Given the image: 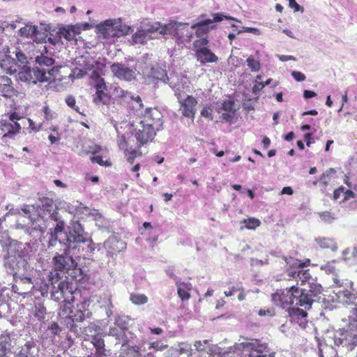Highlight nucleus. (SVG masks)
Returning <instances> with one entry per match:
<instances>
[{"label": "nucleus", "mask_w": 357, "mask_h": 357, "mask_svg": "<svg viewBox=\"0 0 357 357\" xmlns=\"http://www.w3.org/2000/svg\"><path fill=\"white\" fill-rule=\"evenodd\" d=\"M310 264V259L302 262L296 259L287 269V275L297 281V284L307 286L300 288L291 286L278 290L272 294V301L278 306L284 309L296 303V305L310 309L314 298L321 293L322 287L316 278H312L310 269H305Z\"/></svg>", "instance_id": "1"}, {"label": "nucleus", "mask_w": 357, "mask_h": 357, "mask_svg": "<svg viewBox=\"0 0 357 357\" xmlns=\"http://www.w3.org/2000/svg\"><path fill=\"white\" fill-rule=\"evenodd\" d=\"M78 296L81 298L80 292H75V295L62 301L57 311L58 320L61 324L73 333L77 332L78 324L91 319L93 315L89 308V301L86 298L79 299Z\"/></svg>", "instance_id": "2"}, {"label": "nucleus", "mask_w": 357, "mask_h": 357, "mask_svg": "<svg viewBox=\"0 0 357 357\" xmlns=\"http://www.w3.org/2000/svg\"><path fill=\"white\" fill-rule=\"evenodd\" d=\"M243 348L249 351L248 357H275V352L267 354L268 344L261 343L259 340H255L249 342L241 343Z\"/></svg>", "instance_id": "3"}, {"label": "nucleus", "mask_w": 357, "mask_h": 357, "mask_svg": "<svg viewBox=\"0 0 357 357\" xmlns=\"http://www.w3.org/2000/svg\"><path fill=\"white\" fill-rule=\"evenodd\" d=\"M75 292H80L79 291H73L71 284L66 280H61L57 284L56 289L53 290L51 293V298L55 301H60L61 299L66 301L67 298H70V296L75 295Z\"/></svg>", "instance_id": "4"}, {"label": "nucleus", "mask_w": 357, "mask_h": 357, "mask_svg": "<svg viewBox=\"0 0 357 357\" xmlns=\"http://www.w3.org/2000/svg\"><path fill=\"white\" fill-rule=\"evenodd\" d=\"M178 102L179 103V110L181 112L182 115L193 121L197 105V99L192 96L188 95L185 98Z\"/></svg>", "instance_id": "5"}, {"label": "nucleus", "mask_w": 357, "mask_h": 357, "mask_svg": "<svg viewBox=\"0 0 357 357\" xmlns=\"http://www.w3.org/2000/svg\"><path fill=\"white\" fill-rule=\"evenodd\" d=\"M142 123L159 130L162 126V114L156 108H148L145 111Z\"/></svg>", "instance_id": "6"}, {"label": "nucleus", "mask_w": 357, "mask_h": 357, "mask_svg": "<svg viewBox=\"0 0 357 357\" xmlns=\"http://www.w3.org/2000/svg\"><path fill=\"white\" fill-rule=\"evenodd\" d=\"M111 71L118 79L130 82L135 79V71L121 63H114L111 67Z\"/></svg>", "instance_id": "7"}, {"label": "nucleus", "mask_w": 357, "mask_h": 357, "mask_svg": "<svg viewBox=\"0 0 357 357\" xmlns=\"http://www.w3.org/2000/svg\"><path fill=\"white\" fill-rule=\"evenodd\" d=\"M84 231L82 225L79 222H75L72 225L69 231L66 234V241L69 246L71 243H81L87 241L84 236Z\"/></svg>", "instance_id": "8"}, {"label": "nucleus", "mask_w": 357, "mask_h": 357, "mask_svg": "<svg viewBox=\"0 0 357 357\" xmlns=\"http://www.w3.org/2000/svg\"><path fill=\"white\" fill-rule=\"evenodd\" d=\"M186 25L187 24L182 25L177 22H172L162 25L160 22H157L153 27L154 33H159L161 35H178V31L180 29L184 30L187 28Z\"/></svg>", "instance_id": "9"}, {"label": "nucleus", "mask_w": 357, "mask_h": 357, "mask_svg": "<svg viewBox=\"0 0 357 357\" xmlns=\"http://www.w3.org/2000/svg\"><path fill=\"white\" fill-rule=\"evenodd\" d=\"M155 128L140 122V126L135 133V137L140 145L151 142L155 135Z\"/></svg>", "instance_id": "10"}, {"label": "nucleus", "mask_w": 357, "mask_h": 357, "mask_svg": "<svg viewBox=\"0 0 357 357\" xmlns=\"http://www.w3.org/2000/svg\"><path fill=\"white\" fill-rule=\"evenodd\" d=\"M20 130L21 126L17 122L0 121V135H3V138H13Z\"/></svg>", "instance_id": "11"}, {"label": "nucleus", "mask_w": 357, "mask_h": 357, "mask_svg": "<svg viewBox=\"0 0 357 357\" xmlns=\"http://www.w3.org/2000/svg\"><path fill=\"white\" fill-rule=\"evenodd\" d=\"M39 208L46 214H48L53 220L58 221L57 215L58 213L56 211V206L52 199L43 197L39 198Z\"/></svg>", "instance_id": "12"}, {"label": "nucleus", "mask_w": 357, "mask_h": 357, "mask_svg": "<svg viewBox=\"0 0 357 357\" xmlns=\"http://www.w3.org/2000/svg\"><path fill=\"white\" fill-rule=\"evenodd\" d=\"M0 93L6 98H11L17 96V91L13 87L11 79L7 76L1 77Z\"/></svg>", "instance_id": "13"}, {"label": "nucleus", "mask_w": 357, "mask_h": 357, "mask_svg": "<svg viewBox=\"0 0 357 357\" xmlns=\"http://www.w3.org/2000/svg\"><path fill=\"white\" fill-rule=\"evenodd\" d=\"M53 263L56 271H63L73 267L75 261L70 256L57 255L53 258Z\"/></svg>", "instance_id": "14"}, {"label": "nucleus", "mask_w": 357, "mask_h": 357, "mask_svg": "<svg viewBox=\"0 0 357 357\" xmlns=\"http://www.w3.org/2000/svg\"><path fill=\"white\" fill-rule=\"evenodd\" d=\"M130 27L126 24L109 25L105 29L104 37H121L128 33Z\"/></svg>", "instance_id": "15"}, {"label": "nucleus", "mask_w": 357, "mask_h": 357, "mask_svg": "<svg viewBox=\"0 0 357 357\" xmlns=\"http://www.w3.org/2000/svg\"><path fill=\"white\" fill-rule=\"evenodd\" d=\"M195 57L201 63H215L218 60V56L208 48H201L196 50Z\"/></svg>", "instance_id": "16"}, {"label": "nucleus", "mask_w": 357, "mask_h": 357, "mask_svg": "<svg viewBox=\"0 0 357 357\" xmlns=\"http://www.w3.org/2000/svg\"><path fill=\"white\" fill-rule=\"evenodd\" d=\"M154 33L153 26L146 30H139L132 36V40L135 44H144L146 41L153 38Z\"/></svg>", "instance_id": "17"}, {"label": "nucleus", "mask_w": 357, "mask_h": 357, "mask_svg": "<svg viewBox=\"0 0 357 357\" xmlns=\"http://www.w3.org/2000/svg\"><path fill=\"white\" fill-rule=\"evenodd\" d=\"M288 314L292 321L298 323L300 326L306 322L307 316L306 311L298 307H289Z\"/></svg>", "instance_id": "18"}, {"label": "nucleus", "mask_w": 357, "mask_h": 357, "mask_svg": "<svg viewBox=\"0 0 357 357\" xmlns=\"http://www.w3.org/2000/svg\"><path fill=\"white\" fill-rule=\"evenodd\" d=\"M211 24V19L205 20L193 24L191 29L195 31V35L198 38H207L210 28L208 25Z\"/></svg>", "instance_id": "19"}, {"label": "nucleus", "mask_w": 357, "mask_h": 357, "mask_svg": "<svg viewBox=\"0 0 357 357\" xmlns=\"http://www.w3.org/2000/svg\"><path fill=\"white\" fill-rule=\"evenodd\" d=\"M52 70L53 69H43L35 66L32 70H29V74L32 73L34 77L32 82L36 84L37 82H43L47 81L48 78L46 75L47 73L50 75Z\"/></svg>", "instance_id": "20"}, {"label": "nucleus", "mask_w": 357, "mask_h": 357, "mask_svg": "<svg viewBox=\"0 0 357 357\" xmlns=\"http://www.w3.org/2000/svg\"><path fill=\"white\" fill-rule=\"evenodd\" d=\"M0 66L8 74H13L17 72V63L10 56H6L0 60Z\"/></svg>", "instance_id": "21"}, {"label": "nucleus", "mask_w": 357, "mask_h": 357, "mask_svg": "<svg viewBox=\"0 0 357 357\" xmlns=\"http://www.w3.org/2000/svg\"><path fill=\"white\" fill-rule=\"evenodd\" d=\"M36 66L43 69H52V66L54 63V59L52 57L47 56L41 54L36 56L35 59Z\"/></svg>", "instance_id": "22"}, {"label": "nucleus", "mask_w": 357, "mask_h": 357, "mask_svg": "<svg viewBox=\"0 0 357 357\" xmlns=\"http://www.w3.org/2000/svg\"><path fill=\"white\" fill-rule=\"evenodd\" d=\"M177 285V291L179 298L182 301H188L190 298L192 284L190 282H180Z\"/></svg>", "instance_id": "23"}, {"label": "nucleus", "mask_w": 357, "mask_h": 357, "mask_svg": "<svg viewBox=\"0 0 357 357\" xmlns=\"http://www.w3.org/2000/svg\"><path fill=\"white\" fill-rule=\"evenodd\" d=\"M96 89V91L94 95H93V101L96 105L100 104H106L105 98L107 97L105 91H107V86H102L101 88L94 87Z\"/></svg>", "instance_id": "24"}, {"label": "nucleus", "mask_w": 357, "mask_h": 357, "mask_svg": "<svg viewBox=\"0 0 357 357\" xmlns=\"http://www.w3.org/2000/svg\"><path fill=\"white\" fill-rule=\"evenodd\" d=\"M344 344L348 350H353L357 346V333L345 331Z\"/></svg>", "instance_id": "25"}, {"label": "nucleus", "mask_w": 357, "mask_h": 357, "mask_svg": "<svg viewBox=\"0 0 357 357\" xmlns=\"http://www.w3.org/2000/svg\"><path fill=\"white\" fill-rule=\"evenodd\" d=\"M11 345L10 337L8 334L0 335V355H6Z\"/></svg>", "instance_id": "26"}, {"label": "nucleus", "mask_w": 357, "mask_h": 357, "mask_svg": "<svg viewBox=\"0 0 357 357\" xmlns=\"http://www.w3.org/2000/svg\"><path fill=\"white\" fill-rule=\"evenodd\" d=\"M336 174V170L333 168H329L324 172L319 177V183L324 187H326L331 181L332 178Z\"/></svg>", "instance_id": "27"}, {"label": "nucleus", "mask_w": 357, "mask_h": 357, "mask_svg": "<svg viewBox=\"0 0 357 357\" xmlns=\"http://www.w3.org/2000/svg\"><path fill=\"white\" fill-rule=\"evenodd\" d=\"M115 94L121 103L126 102L127 100H132L133 98V96L131 93L124 91L121 88L115 89Z\"/></svg>", "instance_id": "28"}, {"label": "nucleus", "mask_w": 357, "mask_h": 357, "mask_svg": "<svg viewBox=\"0 0 357 357\" xmlns=\"http://www.w3.org/2000/svg\"><path fill=\"white\" fill-rule=\"evenodd\" d=\"M130 301L136 305L146 304L148 302V297L145 294L132 293L130 295Z\"/></svg>", "instance_id": "29"}, {"label": "nucleus", "mask_w": 357, "mask_h": 357, "mask_svg": "<svg viewBox=\"0 0 357 357\" xmlns=\"http://www.w3.org/2000/svg\"><path fill=\"white\" fill-rule=\"evenodd\" d=\"M242 222L244 223L246 229L251 230H255L261 225V221L256 218H249L243 219L242 220Z\"/></svg>", "instance_id": "30"}, {"label": "nucleus", "mask_w": 357, "mask_h": 357, "mask_svg": "<svg viewBox=\"0 0 357 357\" xmlns=\"http://www.w3.org/2000/svg\"><path fill=\"white\" fill-rule=\"evenodd\" d=\"M90 160L93 163H97L100 166L103 167H111L112 165V162L109 158L103 160L102 155H93L90 158Z\"/></svg>", "instance_id": "31"}, {"label": "nucleus", "mask_w": 357, "mask_h": 357, "mask_svg": "<svg viewBox=\"0 0 357 357\" xmlns=\"http://www.w3.org/2000/svg\"><path fill=\"white\" fill-rule=\"evenodd\" d=\"M75 26L70 28H63L60 30L61 37L65 38L68 41L73 40L75 38Z\"/></svg>", "instance_id": "32"}, {"label": "nucleus", "mask_w": 357, "mask_h": 357, "mask_svg": "<svg viewBox=\"0 0 357 357\" xmlns=\"http://www.w3.org/2000/svg\"><path fill=\"white\" fill-rule=\"evenodd\" d=\"M246 62L252 72H258L261 68V63L259 61L255 59L252 55L248 57Z\"/></svg>", "instance_id": "33"}, {"label": "nucleus", "mask_w": 357, "mask_h": 357, "mask_svg": "<svg viewBox=\"0 0 357 357\" xmlns=\"http://www.w3.org/2000/svg\"><path fill=\"white\" fill-rule=\"evenodd\" d=\"M91 79L93 81V87L101 88L102 86H105V82L102 77H100L98 72L96 70H93L91 75Z\"/></svg>", "instance_id": "34"}, {"label": "nucleus", "mask_w": 357, "mask_h": 357, "mask_svg": "<svg viewBox=\"0 0 357 357\" xmlns=\"http://www.w3.org/2000/svg\"><path fill=\"white\" fill-rule=\"evenodd\" d=\"M178 351L179 354H186L188 356L192 355L191 344L187 342H181L178 344Z\"/></svg>", "instance_id": "35"}, {"label": "nucleus", "mask_w": 357, "mask_h": 357, "mask_svg": "<svg viewBox=\"0 0 357 357\" xmlns=\"http://www.w3.org/2000/svg\"><path fill=\"white\" fill-rule=\"evenodd\" d=\"M125 155L127 157V161L130 164H133L136 158L142 155V152L137 151V150H129L125 151Z\"/></svg>", "instance_id": "36"}, {"label": "nucleus", "mask_w": 357, "mask_h": 357, "mask_svg": "<svg viewBox=\"0 0 357 357\" xmlns=\"http://www.w3.org/2000/svg\"><path fill=\"white\" fill-rule=\"evenodd\" d=\"M223 20L237 21V20L234 17L224 15L222 13H218L213 14V18L212 20H211V24H212L213 22H220L222 21Z\"/></svg>", "instance_id": "37"}, {"label": "nucleus", "mask_w": 357, "mask_h": 357, "mask_svg": "<svg viewBox=\"0 0 357 357\" xmlns=\"http://www.w3.org/2000/svg\"><path fill=\"white\" fill-rule=\"evenodd\" d=\"M46 314V308L43 305H35L34 317L38 320L45 319Z\"/></svg>", "instance_id": "38"}, {"label": "nucleus", "mask_w": 357, "mask_h": 357, "mask_svg": "<svg viewBox=\"0 0 357 357\" xmlns=\"http://www.w3.org/2000/svg\"><path fill=\"white\" fill-rule=\"evenodd\" d=\"M316 242L321 248H330L333 244V240L328 238L319 237L316 238Z\"/></svg>", "instance_id": "39"}, {"label": "nucleus", "mask_w": 357, "mask_h": 357, "mask_svg": "<svg viewBox=\"0 0 357 357\" xmlns=\"http://www.w3.org/2000/svg\"><path fill=\"white\" fill-rule=\"evenodd\" d=\"M83 59V67L86 70H92L95 67V64L98 62L93 61L92 57H84Z\"/></svg>", "instance_id": "40"}, {"label": "nucleus", "mask_w": 357, "mask_h": 357, "mask_svg": "<svg viewBox=\"0 0 357 357\" xmlns=\"http://www.w3.org/2000/svg\"><path fill=\"white\" fill-rule=\"evenodd\" d=\"M91 343L94 346L95 349H103L105 347L104 340L98 335H94L92 337Z\"/></svg>", "instance_id": "41"}, {"label": "nucleus", "mask_w": 357, "mask_h": 357, "mask_svg": "<svg viewBox=\"0 0 357 357\" xmlns=\"http://www.w3.org/2000/svg\"><path fill=\"white\" fill-rule=\"evenodd\" d=\"M208 43V40L207 38H200L194 42L193 45L196 50H199L201 48H207L206 45H207Z\"/></svg>", "instance_id": "42"}, {"label": "nucleus", "mask_w": 357, "mask_h": 357, "mask_svg": "<svg viewBox=\"0 0 357 357\" xmlns=\"http://www.w3.org/2000/svg\"><path fill=\"white\" fill-rule=\"evenodd\" d=\"M344 335H345V332H341V333H338L337 334H335L334 336L335 344L337 346L342 345V347H345Z\"/></svg>", "instance_id": "43"}, {"label": "nucleus", "mask_w": 357, "mask_h": 357, "mask_svg": "<svg viewBox=\"0 0 357 357\" xmlns=\"http://www.w3.org/2000/svg\"><path fill=\"white\" fill-rule=\"evenodd\" d=\"M213 109L210 106L204 107L201 111V115L205 118L213 119Z\"/></svg>", "instance_id": "44"}, {"label": "nucleus", "mask_w": 357, "mask_h": 357, "mask_svg": "<svg viewBox=\"0 0 357 357\" xmlns=\"http://www.w3.org/2000/svg\"><path fill=\"white\" fill-rule=\"evenodd\" d=\"M174 95L176 97L178 101L183 99V93H184V86L178 84L174 86Z\"/></svg>", "instance_id": "45"}, {"label": "nucleus", "mask_w": 357, "mask_h": 357, "mask_svg": "<svg viewBox=\"0 0 357 357\" xmlns=\"http://www.w3.org/2000/svg\"><path fill=\"white\" fill-rule=\"evenodd\" d=\"M258 314L260 317H273L275 315V310L273 307L268 308L267 310L260 309L258 312Z\"/></svg>", "instance_id": "46"}, {"label": "nucleus", "mask_w": 357, "mask_h": 357, "mask_svg": "<svg viewBox=\"0 0 357 357\" xmlns=\"http://www.w3.org/2000/svg\"><path fill=\"white\" fill-rule=\"evenodd\" d=\"M48 328L53 335H59L62 331L57 322H52Z\"/></svg>", "instance_id": "47"}, {"label": "nucleus", "mask_w": 357, "mask_h": 357, "mask_svg": "<svg viewBox=\"0 0 357 357\" xmlns=\"http://www.w3.org/2000/svg\"><path fill=\"white\" fill-rule=\"evenodd\" d=\"M66 103L68 106L78 112L79 107L76 105L75 98L73 96H68L66 98Z\"/></svg>", "instance_id": "48"}, {"label": "nucleus", "mask_w": 357, "mask_h": 357, "mask_svg": "<svg viewBox=\"0 0 357 357\" xmlns=\"http://www.w3.org/2000/svg\"><path fill=\"white\" fill-rule=\"evenodd\" d=\"M357 198V192H356L354 190H351L350 189L344 190V198L343 202H346L350 199H356Z\"/></svg>", "instance_id": "49"}, {"label": "nucleus", "mask_w": 357, "mask_h": 357, "mask_svg": "<svg viewBox=\"0 0 357 357\" xmlns=\"http://www.w3.org/2000/svg\"><path fill=\"white\" fill-rule=\"evenodd\" d=\"M264 87L265 84H263L262 82L255 81L252 89V93L257 95Z\"/></svg>", "instance_id": "50"}, {"label": "nucleus", "mask_w": 357, "mask_h": 357, "mask_svg": "<svg viewBox=\"0 0 357 357\" xmlns=\"http://www.w3.org/2000/svg\"><path fill=\"white\" fill-rule=\"evenodd\" d=\"M234 102L231 100H224L222 104V109L227 112H230L233 109Z\"/></svg>", "instance_id": "51"}, {"label": "nucleus", "mask_w": 357, "mask_h": 357, "mask_svg": "<svg viewBox=\"0 0 357 357\" xmlns=\"http://www.w3.org/2000/svg\"><path fill=\"white\" fill-rule=\"evenodd\" d=\"M167 347V344H160L159 341L153 342L150 344L149 349H154L156 351H162Z\"/></svg>", "instance_id": "52"}, {"label": "nucleus", "mask_w": 357, "mask_h": 357, "mask_svg": "<svg viewBox=\"0 0 357 357\" xmlns=\"http://www.w3.org/2000/svg\"><path fill=\"white\" fill-rule=\"evenodd\" d=\"M118 144L121 149L124 150V152L126 151H128V142L126 141V139L124 135H121L118 139Z\"/></svg>", "instance_id": "53"}, {"label": "nucleus", "mask_w": 357, "mask_h": 357, "mask_svg": "<svg viewBox=\"0 0 357 357\" xmlns=\"http://www.w3.org/2000/svg\"><path fill=\"white\" fill-rule=\"evenodd\" d=\"M103 150L102 147L98 144H94L89 147V149L86 152V154L95 155L101 152Z\"/></svg>", "instance_id": "54"}, {"label": "nucleus", "mask_w": 357, "mask_h": 357, "mask_svg": "<svg viewBox=\"0 0 357 357\" xmlns=\"http://www.w3.org/2000/svg\"><path fill=\"white\" fill-rule=\"evenodd\" d=\"M291 75L297 82H303L306 79L305 75L299 71H292Z\"/></svg>", "instance_id": "55"}, {"label": "nucleus", "mask_w": 357, "mask_h": 357, "mask_svg": "<svg viewBox=\"0 0 357 357\" xmlns=\"http://www.w3.org/2000/svg\"><path fill=\"white\" fill-rule=\"evenodd\" d=\"M208 343V341L206 340H205L204 341L197 340V341L195 342L194 346L197 351H202L205 349L204 344H207Z\"/></svg>", "instance_id": "56"}, {"label": "nucleus", "mask_w": 357, "mask_h": 357, "mask_svg": "<svg viewBox=\"0 0 357 357\" xmlns=\"http://www.w3.org/2000/svg\"><path fill=\"white\" fill-rule=\"evenodd\" d=\"M129 351L135 353V357H142V348L139 345L130 346L128 348Z\"/></svg>", "instance_id": "57"}, {"label": "nucleus", "mask_w": 357, "mask_h": 357, "mask_svg": "<svg viewBox=\"0 0 357 357\" xmlns=\"http://www.w3.org/2000/svg\"><path fill=\"white\" fill-rule=\"evenodd\" d=\"M16 58L17 60L22 64H25L27 63V58L26 55L22 52L21 51H17L16 52Z\"/></svg>", "instance_id": "58"}, {"label": "nucleus", "mask_w": 357, "mask_h": 357, "mask_svg": "<svg viewBox=\"0 0 357 357\" xmlns=\"http://www.w3.org/2000/svg\"><path fill=\"white\" fill-rule=\"evenodd\" d=\"M323 220L331 222L335 219L332 214L329 211H324L320 215Z\"/></svg>", "instance_id": "59"}, {"label": "nucleus", "mask_w": 357, "mask_h": 357, "mask_svg": "<svg viewBox=\"0 0 357 357\" xmlns=\"http://www.w3.org/2000/svg\"><path fill=\"white\" fill-rule=\"evenodd\" d=\"M43 111L45 114V119L47 121H50V120L52 119L53 114H52V110L50 109V107L47 105L43 107Z\"/></svg>", "instance_id": "60"}, {"label": "nucleus", "mask_w": 357, "mask_h": 357, "mask_svg": "<svg viewBox=\"0 0 357 357\" xmlns=\"http://www.w3.org/2000/svg\"><path fill=\"white\" fill-rule=\"evenodd\" d=\"M64 229V222L62 220L58 221L54 229V234L57 235L59 233L63 231Z\"/></svg>", "instance_id": "61"}, {"label": "nucleus", "mask_w": 357, "mask_h": 357, "mask_svg": "<svg viewBox=\"0 0 357 357\" xmlns=\"http://www.w3.org/2000/svg\"><path fill=\"white\" fill-rule=\"evenodd\" d=\"M344 188L343 186H340L338 188L335 189L333 192V199L337 200L340 197L342 193H344Z\"/></svg>", "instance_id": "62"}, {"label": "nucleus", "mask_w": 357, "mask_h": 357, "mask_svg": "<svg viewBox=\"0 0 357 357\" xmlns=\"http://www.w3.org/2000/svg\"><path fill=\"white\" fill-rule=\"evenodd\" d=\"M241 288V286H233L231 288L229 289V291L225 292V295L226 296H231L235 294L236 292L238 291Z\"/></svg>", "instance_id": "63"}, {"label": "nucleus", "mask_w": 357, "mask_h": 357, "mask_svg": "<svg viewBox=\"0 0 357 357\" xmlns=\"http://www.w3.org/2000/svg\"><path fill=\"white\" fill-rule=\"evenodd\" d=\"M105 348L103 347V349H96V351H95V357H106V354H105Z\"/></svg>", "instance_id": "64"}]
</instances>
